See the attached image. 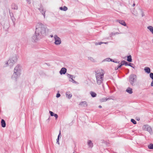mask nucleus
I'll list each match as a JSON object with an SVG mask.
<instances>
[{
  "instance_id": "nucleus-13",
  "label": "nucleus",
  "mask_w": 153,
  "mask_h": 153,
  "mask_svg": "<svg viewBox=\"0 0 153 153\" xmlns=\"http://www.w3.org/2000/svg\"><path fill=\"white\" fill-rule=\"evenodd\" d=\"M121 25L126 26V24L124 21L123 20H118L117 21Z\"/></svg>"
},
{
  "instance_id": "nucleus-32",
  "label": "nucleus",
  "mask_w": 153,
  "mask_h": 153,
  "mask_svg": "<svg viewBox=\"0 0 153 153\" xmlns=\"http://www.w3.org/2000/svg\"><path fill=\"white\" fill-rule=\"evenodd\" d=\"M49 113L50 114L51 116H54V114H55L54 113H53V112L52 111H50Z\"/></svg>"
},
{
  "instance_id": "nucleus-16",
  "label": "nucleus",
  "mask_w": 153,
  "mask_h": 153,
  "mask_svg": "<svg viewBox=\"0 0 153 153\" xmlns=\"http://www.w3.org/2000/svg\"><path fill=\"white\" fill-rule=\"evenodd\" d=\"M132 89L129 87L126 90V91L130 94H131L133 93Z\"/></svg>"
},
{
  "instance_id": "nucleus-30",
  "label": "nucleus",
  "mask_w": 153,
  "mask_h": 153,
  "mask_svg": "<svg viewBox=\"0 0 153 153\" xmlns=\"http://www.w3.org/2000/svg\"><path fill=\"white\" fill-rule=\"evenodd\" d=\"M131 121L134 124H135L137 123L133 119H131Z\"/></svg>"
},
{
  "instance_id": "nucleus-25",
  "label": "nucleus",
  "mask_w": 153,
  "mask_h": 153,
  "mask_svg": "<svg viewBox=\"0 0 153 153\" xmlns=\"http://www.w3.org/2000/svg\"><path fill=\"white\" fill-rule=\"evenodd\" d=\"M88 59L90 61L92 62H96V60L94 59L91 57H88Z\"/></svg>"
},
{
  "instance_id": "nucleus-27",
  "label": "nucleus",
  "mask_w": 153,
  "mask_h": 153,
  "mask_svg": "<svg viewBox=\"0 0 153 153\" xmlns=\"http://www.w3.org/2000/svg\"><path fill=\"white\" fill-rule=\"evenodd\" d=\"M108 43V42H98V43H95V45H100L101 44H103V43H104V44H107Z\"/></svg>"
},
{
  "instance_id": "nucleus-28",
  "label": "nucleus",
  "mask_w": 153,
  "mask_h": 153,
  "mask_svg": "<svg viewBox=\"0 0 153 153\" xmlns=\"http://www.w3.org/2000/svg\"><path fill=\"white\" fill-rule=\"evenodd\" d=\"M109 99V98L106 99V98H102L100 99V100L101 102H104L108 100Z\"/></svg>"
},
{
  "instance_id": "nucleus-42",
  "label": "nucleus",
  "mask_w": 153,
  "mask_h": 153,
  "mask_svg": "<svg viewBox=\"0 0 153 153\" xmlns=\"http://www.w3.org/2000/svg\"><path fill=\"white\" fill-rule=\"evenodd\" d=\"M113 34L114 35L115 34L114 33H111L110 34V37H111Z\"/></svg>"
},
{
  "instance_id": "nucleus-15",
  "label": "nucleus",
  "mask_w": 153,
  "mask_h": 153,
  "mask_svg": "<svg viewBox=\"0 0 153 153\" xmlns=\"http://www.w3.org/2000/svg\"><path fill=\"white\" fill-rule=\"evenodd\" d=\"M80 105L85 107H87L88 105V104L86 101H83L81 102L80 103Z\"/></svg>"
},
{
  "instance_id": "nucleus-31",
  "label": "nucleus",
  "mask_w": 153,
  "mask_h": 153,
  "mask_svg": "<svg viewBox=\"0 0 153 153\" xmlns=\"http://www.w3.org/2000/svg\"><path fill=\"white\" fill-rule=\"evenodd\" d=\"M150 77L152 79H153V73H150Z\"/></svg>"
},
{
  "instance_id": "nucleus-22",
  "label": "nucleus",
  "mask_w": 153,
  "mask_h": 153,
  "mask_svg": "<svg viewBox=\"0 0 153 153\" xmlns=\"http://www.w3.org/2000/svg\"><path fill=\"white\" fill-rule=\"evenodd\" d=\"M59 9L61 10H63L65 11L68 10V8L65 6H64L63 7H60L59 8Z\"/></svg>"
},
{
  "instance_id": "nucleus-38",
  "label": "nucleus",
  "mask_w": 153,
  "mask_h": 153,
  "mask_svg": "<svg viewBox=\"0 0 153 153\" xmlns=\"http://www.w3.org/2000/svg\"><path fill=\"white\" fill-rule=\"evenodd\" d=\"M59 139L58 138H57V139L56 140V141H57L56 143L58 144H59Z\"/></svg>"
},
{
  "instance_id": "nucleus-14",
  "label": "nucleus",
  "mask_w": 153,
  "mask_h": 153,
  "mask_svg": "<svg viewBox=\"0 0 153 153\" xmlns=\"http://www.w3.org/2000/svg\"><path fill=\"white\" fill-rule=\"evenodd\" d=\"M145 72L149 74L150 72V69L148 67H145L144 69Z\"/></svg>"
},
{
  "instance_id": "nucleus-17",
  "label": "nucleus",
  "mask_w": 153,
  "mask_h": 153,
  "mask_svg": "<svg viewBox=\"0 0 153 153\" xmlns=\"http://www.w3.org/2000/svg\"><path fill=\"white\" fill-rule=\"evenodd\" d=\"M1 126L3 128L6 126V123L5 121L3 119H2L1 120Z\"/></svg>"
},
{
  "instance_id": "nucleus-29",
  "label": "nucleus",
  "mask_w": 153,
  "mask_h": 153,
  "mask_svg": "<svg viewBox=\"0 0 153 153\" xmlns=\"http://www.w3.org/2000/svg\"><path fill=\"white\" fill-rule=\"evenodd\" d=\"M133 14L135 16H137L138 15V13L136 10H134L133 12H132Z\"/></svg>"
},
{
  "instance_id": "nucleus-50",
  "label": "nucleus",
  "mask_w": 153,
  "mask_h": 153,
  "mask_svg": "<svg viewBox=\"0 0 153 153\" xmlns=\"http://www.w3.org/2000/svg\"><path fill=\"white\" fill-rule=\"evenodd\" d=\"M105 141H104V140L102 142V143H105Z\"/></svg>"
},
{
  "instance_id": "nucleus-3",
  "label": "nucleus",
  "mask_w": 153,
  "mask_h": 153,
  "mask_svg": "<svg viewBox=\"0 0 153 153\" xmlns=\"http://www.w3.org/2000/svg\"><path fill=\"white\" fill-rule=\"evenodd\" d=\"M18 56L15 54L13 55L10 59L6 62L4 65V67L9 66L10 68L12 67L16 63L18 59Z\"/></svg>"
},
{
  "instance_id": "nucleus-21",
  "label": "nucleus",
  "mask_w": 153,
  "mask_h": 153,
  "mask_svg": "<svg viewBox=\"0 0 153 153\" xmlns=\"http://www.w3.org/2000/svg\"><path fill=\"white\" fill-rule=\"evenodd\" d=\"M90 94L91 96L93 97H95L97 96L96 94L92 91L90 92Z\"/></svg>"
},
{
  "instance_id": "nucleus-46",
  "label": "nucleus",
  "mask_w": 153,
  "mask_h": 153,
  "mask_svg": "<svg viewBox=\"0 0 153 153\" xmlns=\"http://www.w3.org/2000/svg\"><path fill=\"white\" fill-rule=\"evenodd\" d=\"M99 108H102V106L100 105L99 106Z\"/></svg>"
},
{
  "instance_id": "nucleus-19",
  "label": "nucleus",
  "mask_w": 153,
  "mask_h": 153,
  "mask_svg": "<svg viewBox=\"0 0 153 153\" xmlns=\"http://www.w3.org/2000/svg\"><path fill=\"white\" fill-rule=\"evenodd\" d=\"M88 144L90 147H92L93 146V143L91 140L88 141Z\"/></svg>"
},
{
  "instance_id": "nucleus-10",
  "label": "nucleus",
  "mask_w": 153,
  "mask_h": 153,
  "mask_svg": "<svg viewBox=\"0 0 153 153\" xmlns=\"http://www.w3.org/2000/svg\"><path fill=\"white\" fill-rule=\"evenodd\" d=\"M67 71V69L65 68H62L61 69V70L59 71V73L60 74H65Z\"/></svg>"
},
{
  "instance_id": "nucleus-4",
  "label": "nucleus",
  "mask_w": 153,
  "mask_h": 153,
  "mask_svg": "<svg viewBox=\"0 0 153 153\" xmlns=\"http://www.w3.org/2000/svg\"><path fill=\"white\" fill-rule=\"evenodd\" d=\"M21 72V66L20 65H18L15 68L14 70V73L12 76V78L14 80H16L19 76Z\"/></svg>"
},
{
  "instance_id": "nucleus-41",
  "label": "nucleus",
  "mask_w": 153,
  "mask_h": 153,
  "mask_svg": "<svg viewBox=\"0 0 153 153\" xmlns=\"http://www.w3.org/2000/svg\"><path fill=\"white\" fill-rule=\"evenodd\" d=\"M151 86L153 87V80L152 81L151 84Z\"/></svg>"
},
{
  "instance_id": "nucleus-44",
  "label": "nucleus",
  "mask_w": 153,
  "mask_h": 153,
  "mask_svg": "<svg viewBox=\"0 0 153 153\" xmlns=\"http://www.w3.org/2000/svg\"><path fill=\"white\" fill-rule=\"evenodd\" d=\"M122 66V65L120 64L119 66H118V68H120Z\"/></svg>"
},
{
  "instance_id": "nucleus-2",
  "label": "nucleus",
  "mask_w": 153,
  "mask_h": 153,
  "mask_svg": "<svg viewBox=\"0 0 153 153\" xmlns=\"http://www.w3.org/2000/svg\"><path fill=\"white\" fill-rule=\"evenodd\" d=\"M104 74V72L102 70H98L95 72L96 82L97 85H100L103 83Z\"/></svg>"
},
{
  "instance_id": "nucleus-9",
  "label": "nucleus",
  "mask_w": 153,
  "mask_h": 153,
  "mask_svg": "<svg viewBox=\"0 0 153 153\" xmlns=\"http://www.w3.org/2000/svg\"><path fill=\"white\" fill-rule=\"evenodd\" d=\"M68 77L70 79L69 80V81L70 82H71L74 83H76V82L74 81V80L73 79L75 77H74L73 75H72L68 74H67Z\"/></svg>"
},
{
  "instance_id": "nucleus-24",
  "label": "nucleus",
  "mask_w": 153,
  "mask_h": 153,
  "mask_svg": "<svg viewBox=\"0 0 153 153\" xmlns=\"http://www.w3.org/2000/svg\"><path fill=\"white\" fill-rule=\"evenodd\" d=\"M127 61L130 62H132L131 56V55H129L127 56Z\"/></svg>"
},
{
  "instance_id": "nucleus-35",
  "label": "nucleus",
  "mask_w": 153,
  "mask_h": 153,
  "mask_svg": "<svg viewBox=\"0 0 153 153\" xmlns=\"http://www.w3.org/2000/svg\"><path fill=\"white\" fill-rule=\"evenodd\" d=\"M60 96V94L59 93H57L56 95V97L57 98L59 97Z\"/></svg>"
},
{
  "instance_id": "nucleus-12",
  "label": "nucleus",
  "mask_w": 153,
  "mask_h": 153,
  "mask_svg": "<svg viewBox=\"0 0 153 153\" xmlns=\"http://www.w3.org/2000/svg\"><path fill=\"white\" fill-rule=\"evenodd\" d=\"M39 9L40 11L42 14L43 15L45 18V11L44 10L43 8L42 7H41Z\"/></svg>"
},
{
  "instance_id": "nucleus-5",
  "label": "nucleus",
  "mask_w": 153,
  "mask_h": 153,
  "mask_svg": "<svg viewBox=\"0 0 153 153\" xmlns=\"http://www.w3.org/2000/svg\"><path fill=\"white\" fill-rule=\"evenodd\" d=\"M137 80V76L134 74H131L129 77V81L130 84L132 86L135 85V83Z\"/></svg>"
},
{
  "instance_id": "nucleus-26",
  "label": "nucleus",
  "mask_w": 153,
  "mask_h": 153,
  "mask_svg": "<svg viewBox=\"0 0 153 153\" xmlns=\"http://www.w3.org/2000/svg\"><path fill=\"white\" fill-rule=\"evenodd\" d=\"M148 148L149 149H153V144L151 143L148 145Z\"/></svg>"
},
{
  "instance_id": "nucleus-11",
  "label": "nucleus",
  "mask_w": 153,
  "mask_h": 153,
  "mask_svg": "<svg viewBox=\"0 0 153 153\" xmlns=\"http://www.w3.org/2000/svg\"><path fill=\"white\" fill-rule=\"evenodd\" d=\"M66 97L68 99H71L72 97V94L70 91H68L66 93Z\"/></svg>"
},
{
  "instance_id": "nucleus-8",
  "label": "nucleus",
  "mask_w": 153,
  "mask_h": 153,
  "mask_svg": "<svg viewBox=\"0 0 153 153\" xmlns=\"http://www.w3.org/2000/svg\"><path fill=\"white\" fill-rule=\"evenodd\" d=\"M143 129L146 131H149L150 133H152V131L151 127L149 125H144L143 127Z\"/></svg>"
},
{
  "instance_id": "nucleus-39",
  "label": "nucleus",
  "mask_w": 153,
  "mask_h": 153,
  "mask_svg": "<svg viewBox=\"0 0 153 153\" xmlns=\"http://www.w3.org/2000/svg\"><path fill=\"white\" fill-rule=\"evenodd\" d=\"M27 2L29 4H30V0H26Z\"/></svg>"
},
{
  "instance_id": "nucleus-36",
  "label": "nucleus",
  "mask_w": 153,
  "mask_h": 153,
  "mask_svg": "<svg viewBox=\"0 0 153 153\" xmlns=\"http://www.w3.org/2000/svg\"><path fill=\"white\" fill-rule=\"evenodd\" d=\"M56 118V119L58 117V116L56 114H54V116Z\"/></svg>"
},
{
  "instance_id": "nucleus-1",
  "label": "nucleus",
  "mask_w": 153,
  "mask_h": 153,
  "mask_svg": "<svg viewBox=\"0 0 153 153\" xmlns=\"http://www.w3.org/2000/svg\"><path fill=\"white\" fill-rule=\"evenodd\" d=\"M35 31L36 33L42 37L46 35L48 29L46 25L41 23H38L36 25Z\"/></svg>"
},
{
  "instance_id": "nucleus-37",
  "label": "nucleus",
  "mask_w": 153,
  "mask_h": 153,
  "mask_svg": "<svg viewBox=\"0 0 153 153\" xmlns=\"http://www.w3.org/2000/svg\"><path fill=\"white\" fill-rule=\"evenodd\" d=\"M129 65V63L128 62H127L125 61V65L126 66H127V65Z\"/></svg>"
},
{
  "instance_id": "nucleus-43",
  "label": "nucleus",
  "mask_w": 153,
  "mask_h": 153,
  "mask_svg": "<svg viewBox=\"0 0 153 153\" xmlns=\"http://www.w3.org/2000/svg\"><path fill=\"white\" fill-rule=\"evenodd\" d=\"M60 135H61V131H60L59 133V135L58 136V138H59Z\"/></svg>"
},
{
  "instance_id": "nucleus-45",
  "label": "nucleus",
  "mask_w": 153,
  "mask_h": 153,
  "mask_svg": "<svg viewBox=\"0 0 153 153\" xmlns=\"http://www.w3.org/2000/svg\"><path fill=\"white\" fill-rule=\"evenodd\" d=\"M53 36H53V35H50V37H51V38H52V37H53Z\"/></svg>"
},
{
  "instance_id": "nucleus-40",
  "label": "nucleus",
  "mask_w": 153,
  "mask_h": 153,
  "mask_svg": "<svg viewBox=\"0 0 153 153\" xmlns=\"http://www.w3.org/2000/svg\"><path fill=\"white\" fill-rule=\"evenodd\" d=\"M112 62H115L116 63H119L120 62H118V61H113V60H112Z\"/></svg>"
},
{
  "instance_id": "nucleus-18",
  "label": "nucleus",
  "mask_w": 153,
  "mask_h": 153,
  "mask_svg": "<svg viewBox=\"0 0 153 153\" xmlns=\"http://www.w3.org/2000/svg\"><path fill=\"white\" fill-rule=\"evenodd\" d=\"M147 28L153 34V27L152 26L147 27Z\"/></svg>"
},
{
  "instance_id": "nucleus-48",
  "label": "nucleus",
  "mask_w": 153,
  "mask_h": 153,
  "mask_svg": "<svg viewBox=\"0 0 153 153\" xmlns=\"http://www.w3.org/2000/svg\"><path fill=\"white\" fill-rule=\"evenodd\" d=\"M118 69V67H115V70H117Z\"/></svg>"
},
{
  "instance_id": "nucleus-20",
  "label": "nucleus",
  "mask_w": 153,
  "mask_h": 153,
  "mask_svg": "<svg viewBox=\"0 0 153 153\" xmlns=\"http://www.w3.org/2000/svg\"><path fill=\"white\" fill-rule=\"evenodd\" d=\"M106 62L112 61V59L109 58H106L102 60V62Z\"/></svg>"
},
{
  "instance_id": "nucleus-47",
  "label": "nucleus",
  "mask_w": 153,
  "mask_h": 153,
  "mask_svg": "<svg viewBox=\"0 0 153 153\" xmlns=\"http://www.w3.org/2000/svg\"><path fill=\"white\" fill-rule=\"evenodd\" d=\"M131 63H129V65H129V66H130L131 67H132V66L131 65Z\"/></svg>"
},
{
  "instance_id": "nucleus-23",
  "label": "nucleus",
  "mask_w": 153,
  "mask_h": 153,
  "mask_svg": "<svg viewBox=\"0 0 153 153\" xmlns=\"http://www.w3.org/2000/svg\"><path fill=\"white\" fill-rule=\"evenodd\" d=\"M12 9L15 10H17L18 7L15 4H13L12 5Z\"/></svg>"
},
{
  "instance_id": "nucleus-6",
  "label": "nucleus",
  "mask_w": 153,
  "mask_h": 153,
  "mask_svg": "<svg viewBox=\"0 0 153 153\" xmlns=\"http://www.w3.org/2000/svg\"><path fill=\"white\" fill-rule=\"evenodd\" d=\"M42 37L40 35L36 33V31L35 33L32 37V41L34 42H36L38 41L40 39L42 38Z\"/></svg>"
},
{
  "instance_id": "nucleus-49",
  "label": "nucleus",
  "mask_w": 153,
  "mask_h": 153,
  "mask_svg": "<svg viewBox=\"0 0 153 153\" xmlns=\"http://www.w3.org/2000/svg\"><path fill=\"white\" fill-rule=\"evenodd\" d=\"M135 5V4L134 3L132 5V6L133 7H134Z\"/></svg>"
},
{
  "instance_id": "nucleus-51",
  "label": "nucleus",
  "mask_w": 153,
  "mask_h": 153,
  "mask_svg": "<svg viewBox=\"0 0 153 153\" xmlns=\"http://www.w3.org/2000/svg\"><path fill=\"white\" fill-rule=\"evenodd\" d=\"M73 153H74V152H73Z\"/></svg>"
},
{
  "instance_id": "nucleus-7",
  "label": "nucleus",
  "mask_w": 153,
  "mask_h": 153,
  "mask_svg": "<svg viewBox=\"0 0 153 153\" xmlns=\"http://www.w3.org/2000/svg\"><path fill=\"white\" fill-rule=\"evenodd\" d=\"M53 37L55 40L54 44L55 45H58L61 44V39L57 35L55 34L54 35Z\"/></svg>"
},
{
  "instance_id": "nucleus-33",
  "label": "nucleus",
  "mask_w": 153,
  "mask_h": 153,
  "mask_svg": "<svg viewBox=\"0 0 153 153\" xmlns=\"http://www.w3.org/2000/svg\"><path fill=\"white\" fill-rule=\"evenodd\" d=\"M139 10L140 11V12H141V13H142V17H143V16H144V14L143 13V12L142 10L141 9H139Z\"/></svg>"
},
{
  "instance_id": "nucleus-34",
  "label": "nucleus",
  "mask_w": 153,
  "mask_h": 153,
  "mask_svg": "<svg viewBox=\"0 0 153 153\" xmlns=\"http://www.w3.org/2000/svg\"><path fill=\"white\" fill-rule=\"evenodd\" d=\"M125 61L123 60L120 63V64L122 66L123 65H125Z\"/></svg>"
}]
</instances>
